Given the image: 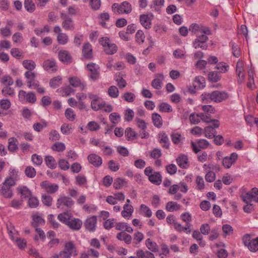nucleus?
Wrapping results in <instances>:
<instances>
[{"label":"nucleus","instance_id":"f257e3e1","mask_svg":"<svg viewBox=\"0 0 258 258\" xmlns=\"http://www.w3.org/2000/svg\"><path fill=\"white\" fill-rule=\"evenodd\" d=\"M242 241L244 245L251 252H255L258 251V237L251 239L250 234H245L242 236Z\"/></svg>","mask_w":258,"mask_h":258},{"label":"nucleus","instance_id":"f03ea898","mask_svg":"<svg viewBox=\"0 0 258 258\" xmlns=\"http://www.w3.org/2000/svg\"><path fill=\"white\" fill-rule=\"evenodd\" d=\"M99 43L102 45L105 52L109 55L115 53L118 49L117 45L111 42L108 37H102L99 40Z\"/></svg>","mask_w":258,"mask_h":258},{"label":"nucleus","instance_id":"7ed1b4c3","mask_svg":"<svg viewBox=\"0 0 258 258\" xmlns=\"http://www.w3.org/2000/svg\"><path fill=\"white\" fill-rule=\"evenodd\" d=\"M111 8L113 12L117 14H130L132 11V5L126 1L120 4L114 3L112 5Z\"/></svg>","mask_w":258,"mask_h":258},{"label":"nucleus","instance_id":"20e7f679","mask_svg":"<svg viewBox=\"0 0 258 258\" xmlns=\"http://www.w3.org/2000/svg\"><path fill=\"white\" fill-rule=\"evenodd\" d=\"M15 185V182L12 180H5L0 185V195L6 198H11L13 195L11 187Z\"/></svg>","mask_w":258,"mask_h":258},{"label":"nucleus","instance_id":"39448f33","mask_svg":"<svg viewBox=\"0 0 258 258\" xmlns=\"http://www.w3.org/2000/svg\"><path fill=\"white\" fill-rule=\"evenodd\" d=\"M74 201L71 198L62 196H60L56 201V207L62 210H67L71 209L74 205Z\"/></svg>","mask_w":258,"mask_h":258},{"label":"nucleus","instance_id":"423d86ee","mask_svg":"<svg viewBox=\"0 0 258 258\" xmlns=\"http://www.w3.org/2000/svg\"><path fill=\"white\" fill-rule=\"evenodd\" d=\"M19 99L22 103H34L36 101V97L34 93L29 92L27 93L24 90H20L19 92Z\"/></svg>","mask_w":258,"mask_h":258},{"label":"nucleus","instance_id":"0eeeda50","mask_svg":"<svg viewBox=\"0 0 258 258\" xmlns=\"http://www.w3.org/2000/svg\"><path fill=\"white\" fill-rule=\"evenodd\" d=\"M241 198L243 202L246 204L250 203L252 201L258 203V188L256 187L252 188L245 195H242Z\"/></svg>","mask_w":258,"mask_h":258},{"label":"nucleus","instance_id":"6e6552de","mask_svg":"<svg viewBox=\"0 0 258 258\" xmlns=\"http://www.w3.org/2000/svg\"><path fill=\"white\" fill-rule=\"evenodd\" d=\"M89 98L91 100V107L94 111H98L102 109L104 101L97 95L91 93L88 94Z\"/></svg>","mask_w":258,"mask_h":258},{"label":"nucleus","instance_id":"1a4fd4ad","mask_svg":"<svg viewBox=\"0 0 258 258\" xmlns=\"http://www.w3.org/2000/svg\"><path fill=\"white\" fill-rule=\"evenodd\" d=\"M60 18L62 20V27L64 30L68 31L74 29L75 25L72 18L64 13H61Z\"/></svg>","mask_w":258,"mask_h":258},{"label":"nucleus","instance_id":"9d476101","mask_svg":"<svg viewBox=\"0 0 258 258\" xmlns=\"http://www.w3.org/2000/svg\"><path fill=\"white\" fill-rule=\"evenodd\" d=\"M40 186L46 192L50 194L55 193L59 188V186L57 184L51 183L48 181L42 182L40 184Z\"/></svg>","mask_w":258,"mask_h":258},{"label":"nucleus","instance_id":"9b49d317","mask_svg":"<svg viewBox=\"0 0 258 258\" xmlns=\"http://www.w3.org/2000/svg\"><path fill=\"white\" fill-rule=\"evenodd\" d=\"M220 123L218 120H213L212 126H208L205 128V135L207 138L212 139L216 134L215 128L219 126Z\"/></svg>","mask_w":258,"mask_h":258},{"label":"nucleus","instance_id":"f8f14e48","mask_svg":"<svg viewBox=\"0 0 258 258\" xmlns=\"http://www.w3.org/2000/svg\"><path fill=\"white\" fill-rule=\"evenodd\" d=\"M32 226L37 228L38 226H41L44 225L45 220L42 217V215L39 213H35L31 215Z\"/></svg>","mask_w":258,"mask_h":258},{"label":"nucleus","instance_id":"ddd939ff","mask_svg":"<svg viewBox=\"0 0 258 258\" xmlns=\"http://www.w3.org/2000/svg\"><path fill=\"white\" fill-rule=\"evenodd\" d=\"M238 158V155L236 153H232L230 156L225 157L223 159V165L227 169L230 168L236 162Z\"/></svg>","mask_w":258,"mask_h":258},{"label":"nucleus","instance_id":"4468645a","mask_svg":"<svg viewBox=\"0 0 258 258\" xmlns=\"http://www.w3.org/2000/svg\"><path fill=\"white\" fill-rule=\"evenodd\" d=\"M153 17L152 14L141 15L140 18L141 24L146 29H150L151 27V21Z\"/></svg>","mask_w":258,"mask_h":258},{"label":"nucleus","instance_id":"2eb2a0df","mask_svg":"<svg viewBox=\"0 0 258 258\" xmlns=\"http://www.w3.org/2000/svg\"><path fill=\"white\" fill-rule=\"evenodd\" d=\"M97 224V217L93 216L88 217L85 221V227L88 231L93 232L95 230Z\"/></svg>","mask_w":258,"mask_h":258},{"label":"nucleus","instance_id":"dca6fc26","mask_svg":"<svg viewBox=\"0 0 258 258\" xmlns=\"http://www.w3.org/2000/svg\"><path fill=\"white\" fill-rule=\"evenodd\" d=\"M70 85L75 88L79 87L80 90H83L86 86V84L77 77H72L69 78Z\"/></svg>","mask_w":258,"mask_h":258},{"label":"nucleus","instance_id":"f3484780","mask_svg":"<svg viewBox=\"0 0 258 258\" xmlns=\"http://www.w3.org/2000/svg\"><path fill=\"white\" fill-rule=\"evenodd\" d=\"M58 58L63 63H71L73 62V57L67 50H60L58 52Z\"/></svg>","mask_w":258,"mask_h":258},{"label":"nucleus","instance_id":"a211bd4d","mask_svg":"<svg viewBox=\"0 0 258 258\" xmlns=\"http://www.w3.org/2000/svg\"><path fill=\"white\" fill-rule=\"evenodd\" d=\"M213 101L215 102H221L228 98V94L225 92L215 91L212 92Z\"/></svg>","mask_w":258,"mask_h":258},{"label":"nucleus","instance_id":"6ab92c4d","mask_svg":"<svg viewBox=\"0 0 258 258\" xmlns=\"http://www.w3.org/2000/svg\"><path fill=\"white\" fill-rule=\"evenodd\" d=\"M158 139L159 142L161 144L163 148L168 149L169 147V140L166 134L162 132L158 134Z\"/></svg>","mask_w":258,"mask_h":258},{"label":"nucleus","instance_id":"aec40b11","mask_svg":"<svg viewBox=\"0 0 258 258\" xmlns=\"http://www.w3.org/2000/svg\"><path fill=\"white\" fill-rule=\"evenodd\" d=\"M82 224V221L80 219L72 218L67 226L72 230H79L81 228Z\"/></svg>","mask_w":258,"mask_h":258},{"label":"nucleus","instance_id":"412c9836","mask_svg":"<svg viewBox=\"0 0 258 258\" xmlns=\"http://www.w3.org/2000/svg\"><path fill=\"white\" fill-rule=\"evenodd\" d=\"M28 87L29 88L36 90L38 93L40 94H43L45 93L44 88L40 86L39 83L37 80H30L27 81Z\"/></svg>","mask_w":258,"mask_h":258},{"label":"nucleus","instance_id":"4be33fe9","mask_svg":"<svg viewBox=\"0 0 258 258\" xmlns=\"http://www.w3.org/2000/svg\"><path fill=\"white\" fill-rule=\"evenodd\" d=\"M88 160L90 163L97 167L100 166L102 163V160L101 157L95 154L89 155L88 156Z\"/></svg>","mask_w":258,"mask_h":258},{"label":"nucleus","instance_id":"5701e85b","mask_svg":"<svg viewBox=\"0 0 258 258\" xmlns=\"http://www.w3.org/2000/svg\"><path fill=\"white\" fill-rule=\"evenodd\" d=\"M134 211V208L131 205L124 204L121 213V216L125 219H129L132 217Z\"/></svg>","mask_w":258,"mask_h":258},{"label":"nucleus","instance_id":"b1692460","mask_svg":"<svg viewBox=\"0 0 258 258\" xmlns=\"http://www.w3.org/2000/svg\"><path fill=\"white\" fill-rule=\"evenodd\" d=\"M176 162L182 168H187L189 166L188 157L185 155H180L176 159Z\"/></svg>","mask_w":258,"mask_h":258},{"label":"nucleus","instance_id":"393cba45","mask_svg":"<svg viewBox=\"0 0 258 258\" xmlns=\"http://www.w3.org/2000/svg\"><path fill=\"white\" fill-rule=\"evenodd\" d=\"M86 69L90 72V77L96 80L99 76V67L98 66H86Z\"/></svg>","mask_w":258,"mask_h":258},{"label":"nucleus","instance_id":"a878e982","mask_svg":"<svg viewBox=\"0 0 258 258\" xmlns=\"http://www.w3.org/2000/svg\"><path fill=\"white\" fill-rule=\"evenodd\" d=\"M164 76L162 74L156 75L155 78L152 81L151 86L155 89L159 90L162 87Z\"/></svg>","mask_w":258,"mask_h":258},{"label":"nucleus","instance_id":"bb28decb","mask_svg":"<svg viewBox=\"0 0 258 258\" xmlns=\"http://www.w3.org/2000/svg\"><path fill=\"white\" fill-rule=\"evenodd\" d=\"M83 56L86 59H91L92 57V49L91 45L87 42L85 43L82 49Z\"/></svg>","mask_w":258,"mask_h":258},{"label":"nucleus","instance_id":"cd10ccee","mask_svg":"<svg viewBox=\"0 0 258 258\" xmlns=\"http://www.w3.org/2000/svg\"><path fill=\"white\" fill-rule=\"evenodd\" d=\"M64 250L68 253H70L71 255H76L78 252L76 247L74 243L72 241H69L65 243Z\"/></svg>","mask_w":258,"mask_h":258},{"label":"nucleus","instance_id":"c85d7f7f","mask_svg":"<svg viewBox=\"0 0 258 258\" xmlns=\"http://www.w3.org/2000/svg\"><path fill=\"white\" fill-rule=\"evenodd\" d=\"M18 194L22 198H29L32 196L31 190L25 186H20L17 188Z\"/></svg>","mask_w":258,"mask_h":258},{"label":"nucleus","instance_id":"c756f323","mask_svg":"<svg viewBox=\"0 0 258 258\" xmlns=\"http://www.w3.org/2000/svg\"><path fill=\"white\" fill-rule=\"evenodd\" d=\"M182 206L181 205L175 202L170 201L166 204L165 209L168 212H173L180 210Z\"/></svg>","mask_w":258,"mask_h":258},{"label":"nucleus","instance_id":"7c9ffc66","mask_svg":"<svg viewBox=\"0 0 258 258\" xmlns=\"http://www.w3.org/2000/svg\"><path fill=\"white\" fill-rule=\"evenodd\" d=\"M136 254L138 258H155L154 254L149 250L140 249L136 251Z\"/></svg>","mask_w":258,"mask_h":258},{"label":"nucleus","instance_id":"2f4dec72","mask_svg":"<svg viewBox=\"0 0 258 258\" xmlns=\"http://www.w3.org/2000/svg\"><path fill=\"white\" fill-rule=\"evenodd\" d=\"M116 238L119 240L123 241L127 244H131L133 239L131 235L127 234L124 231L118 233L116 235Z\"/></svg>","mask_w":258,"mask_h":258},{"label":"nucleus","instance_id":"473e14b6","mask_svg":"<svg viewBox=\"0 0 258 258\" xmlns=\"http://www.w3.org/2000/svg\"><path fill=\"white\" fill-rule=\"evenodd\" d=\"M148 179L151 182L155 185H160L162 182V176L159 172H154Z\"/></svg>","mask_w":258,"mask_h":258},{"label":"nucleus","instance_id":"72a5a7b5","mask_svg":"<svg viewBox=\"0 0 258 258\" xmlns=\"http://www.w3.org/2000/svg\"><path fill=\"white\" fill-rule=\"evenodd\" d=\"M146 246L151 252H156L159 251L158 246L157 243L153 241L150 238H148L145 242Z\"/></svg>","mask_w":258,"mask_h":258},{"label":"nucleus","instance_id":"f704fd0d","mask_svg":"<svg viewBox=\"0 0 258 258\" xmlns=\"http://www.w3.org/2000/svg\"><path fill=\"white\" fill-rule=\"evenodd\" d=\"M72 218V214L69 213L68 212H63L60 213L57 216V218L59 221L66 225H68V223H69Z\"/></svg>","mask_w":258,"mask_h":258},{"label":"nucleus","instance_id":"c9c22d12","mask_svg":"<svg viewBox=\"0 0 258 258\" xmlns=\"http://www.w3.org/2000/svg\"><path fill=\"white\" fill-rule=\"evenodd\" d=\"M152 119L154 125L158 127H161L163 124L162 119L161 116L157 113H153L152 115Z\"/></svg>","mask_w":258,"mask_h":258},{"label":"nucleus","instance_id":"e433bc0d","mask_svg":"<svg viewBox=\"0 0 258 258\" xmlns=\"http://www.w3.org/2000/svg\"><path fill=\"white\" fill-rule=\"evenodd\" d=\"M66 147L65 144L60 142H55L51 146V149L52 151L57 152H62L66 150Z\"/></svg>","mask_w":258,"mask_h":258},{"label":"nucleus","instance_id":"4c0bfd02","mask_svg":"<svg viewBox=\"0 0 258 258\" xmlns=\"http://www.w3.org/2000/svg\"><path fill=\"white\" fill-rule=\"evenodd\" d=\"M45 162L47 166L51 169H54L56 167V161L52 156H45Z\"/></svg>","mask_w":258,"mask_h":258},{"label":"nucleus","instance_id":"58836bf2","mask_svg":"<svg viewBox=\"0 0 258 258\" xmlns=\"http://www.w3.org/2000/svg\"><path fill=\"white\" fill-rule=\"evenodd\" d=\"M205 79L204 77L198 76L196 77L194 81V87L197 89H202L205 87Z\"/></svg>","mask_w":258,"mask_h":258},{"label":"nucleus","instance_id":"ea45409f","mask_svg":"<svg viewBox=\"0 0 258 258\" xmlns=\"http://www.w3.org/2000/svg\"><path fill=\"white\" fill-rule=\"evenodd\" d=\"M62 96H68L74 92V90L70 86H66L60 88L57 90Z\"/></svg>","mask_w":258,"mask_h":258},{"label":"nucleus","instance_id":"a19ab883","mask_svg":"<svg viewBox=\"0 0 258 258\" xmlns=\"http://www.w3.org/2000/svg\"><path fill=\"white\" fill-rule=\"evenodd\" d=\"M107 93L108 95L112 98H117L119 94L118 89L113 85L108 88Z\"/></svg>","mask_w":258,"mask_h":258},{"label":"nucleus","instance_id":"79ce46f5","mask_svg":"<svg viewBox=\"0 0 258 258\" xmlns=\"http://www.w3.org/2000/svg\"><path fill=\"white\" fill-rule=\"evenodd\" d=\"M140 210L142 214L146 217L150 218L152 216V212L151 209L145 204L140 206Z\"/></svg>","mask_w":258,"mask_h":258},{"label":"nucleus","instance_id":"37998d69","mask_svg":"<svg viewBox=\"0 0 258 258\" xmlns=\"http://www.w3.org/2000/svg\"><path fill=\"white\" fill-rule=\"evenodd\" d=\"M24 5L25 9L29 13H32L35 10V5L32 0H25Z\"/></svg>","mask_w":258,"mask_h":258},{"label":"nucleus","instance_id":"c03bdc74","mask_svg":"<svg viewBox=\"0 0 258 258\" xmlns=\"http://www.w3.org/2000/svg\"><path fill=\"white\" fill-rule=\"evenodd\" d=\"M114 79L116 81L117 85L119 88L122 89L126 87L127 84L126 82L123 78L122 76L120 74L117 76L116 75Z\"/></svg>","mask_w":258,"mask_h":258},{"label":"nucleus","instance_id":"a18cd8bd","mask_svg":"<svg viewBox=\"0 0 258 258\" xmlns=\"http://www.w3.org/2000/svg\"><path fill=\"white\" fill-rule=\"evenodd\" d=\"M144 234L140 231H137L133 235V243L135 245H138L144 239Z\"/></svg>","mask_w":258,"mask_h":258},{"label":"nucleus","instance_id":"49530a36","mask_svg":"<svg viewBox=\"0 0 258 258\" xmlns=\"http://www.w3.org/2000/svg\"><path fill=\"white\" fill-rule=\"evenodd\" d=\"M17 142V140L15 138H11L9 139L8 149L10 151L14 152L18 149Z\"/></svg>","mask_w":258,"mask_h":258},{"label":"nucleus","instance_id":"de8ad7c7","mask_svg":"<svg viewBox=\"0 0 258 258\" xmlns=\"http://www.w3.org/2000/svg\"><path fill=\"white\" fill-rule=\"evenodd\" d=\"M159 110L161 112H170L172 111L171 106L167 103L162 102L158 105Z\"/></svg>","mask_w":258,"mask_h":258},{"label":"nucleus","instance_id":"09e8293b","mask_svg":"<svg viewBox=\"0 0 258 258\" xmlns=\"http://www.w3.org/2000/svg\"><path fill=\"white\" fill-rule=\"evenodd\" d=\"M61 84V78L59 76L53 78L50 80L49 85L53 88L59 87Z\"/></svg>","mask_w":258,"mask_h":258},{"label":"nucleus","instance_id":"8fccbe9b","mask_svg":"<svg viewBox=\"0 0 258 258\" xmlns=\"http://www.w3.org/2000/svg\"><path fill=\"white\" fill-rule=\"evenodd\" d=\"M201 100L203 103H209L213 101L212 93L205 92L200 96Z\"/></svg>","mask_w":258,"mask_h":258},{"label":"nucleus","instance_id":"3c124183","mask_svg":"<svg viewBox=\"0 0 258 258\" xmlns=\"http://www.w3.org/2000/svg\"><path fill=\"white\" fill-rule=\"evenodd\" d=\"M68 36L64 33L58 34L57 36V41L59 44L64 45L68 43Z\"/></svg>","mask_w":258,"mask_h":258},{"label":"nucleus","instance_id":"603ef678","mask_svg":"<svg viewBox=\"0 0 258 258\" xmlns=\"http://www.w3.org/2000/svg\"><path fill=\"white\" fill-rule=\"evenodd\" d=\"M126 183V181L124 179L121 178H117L115 179L113 182V187L115 189H120Z\"/></svg>","mask_w":258,"mask_h":258},{"label":"nucleus","instance_id":"864d4df0","mask_svg":"<svg viewBox=\"0 0 258 258\" xmlns=\"http://www.w3.org/2000/svg\"><path fill=\"white\" fill-rule=\"evenodd\" d=\"M109 118L114 124H117L121 120L120 115L117 112L111 113L109 116Z\"/></svg>","mask_w":258,"mask_h":258},{"label":"nucleus","instance_id":"5fc2aeb1","mask_svg":"<svg viewBox=\"0 0 258 258\" xmlns=\"http://www.w3.org/2000/svg\"><path fill=\"white\" fill-rule=\"evenodd\" d=\"M134 112L132 109L130 108L126 109L124 111V120L127 122L131 121L134 118Z\"/></svg>","mask_w":258,"mask_h":258},{"label":"nucleus","instance_id":"6e6d98bb","mask_svg":"<svg viewBox=\"0 0 258 258\" xmlns=\"http://www.w3.org/2000/svg\"><path fill=\"white\" fill-rule=\"evenodd\" d=\"M125 136L127 140H132L136 138L137 134L132 128L128 127L125 131Z\"/></svg>","mask_w":258,"mask_h":258},{"label":"nucleus","instance_id":"4d7b16f0","mask_svg":"<svg viewBox=\"0 0 258 258\" xmlns=\"http://www.w3.org/2000/svg\"><path fill=\"white\" fill-rule=\"evenodd\" d=\"M11 54L13 57L17 59L22 58L24 56L23 52L17 48H12L11 50Z\"/></svg>","mask_w":258,"mask_h":258},{"label":"nucleus","instance_id":"13d9d810","mask_svg":"<svg viewBox=\"0 0 258 258\" xmlns=\"http://www.w3.org/2000/svg\"><path fill=\"white\" fill-rule=\"evenodd\" d=\"M101 5V0H89V6L93 11L98 10Z\"/></svg>","mask_w":258,"mask_h":258},{"label":"nucleus","instance_id":"bf43d9fd","mask_svg":"<svg viewBox=\"0 0 258 258\" xmlns=\"http://www.w3.org/2000/svg\"><path fill=\"white\" fill-rule=\"evenodd\" d=\"M64 114L67 118L70 121H74L76 118V115L74 111L70 108L66 110Z\"/></svg>","mask_w":258,"mask_h":258},{"label":"nucleus","instance_id":"052dcab7","mask_svg":"<svg viewBox=\"0 0 258 258\" xmlns=\"http://www.w3.org/2000/svg\"><path fill=\"white\" fill-rule=\"evenodd\" d=\"M87 127L92 132L97 131L100 128V125L95 121H89L87 125Z\"/></svg>","mask_w":258,"mask_h":258},{"label":"nucleus","instance_id":"680f3d73","mask_svg":"<svg viewBox=\"0 0 258 258\" xmlns=\"http://www.w3.org/2000/svg\"><path fill=\"white\" fill-rule=\"evenodd\" d=\"M102 146L100 149L103 152L104 155L110 156L112 154L113 150L109 146L106 145L105 142H104Z\"/></svg>","mask_w":258,"mask_h":258},{"label":"nucleus","instance_id":"e2e57ef3","mask_svg":"<svg viewBox=\"0 0 258 258\" xmlns=\"http://www.w3.org/2000/svg\"><path fill=\"white\" fill-rule=\"evenodd\" d=\"M31 160L33 164L36 166H40L43 162L42 157L36 154L32 155Z\"/></svg>","mask_w":258,"mask_h":258},{"label":"nucleus","instance_id":"0e129e2a","mask_svg":"<svg viewBox=\"0 0 258 258\" xmlns=\"http://www.w3.org/2000/svg\"><path fill=\"white\" fill-rule=\"evenodd\" d=\"M87 180L84 175L82 174H79L77 175L76 177V181L75 183L76 184L81 186L85 185L87 183Z\"/></svg>","mask_w":258,"mask_h":258},{"label":"nucleus","instance_id":"69168bd1","mask_svg":"<svg viewBox=\"0 0 258 258\" xmlns=\"http://www.w3.org/2000/svg\"><path fill=\"white\" fill-rule=\"evenodd\" d=\"M58 165L59 167L62 170L66 171L70 168L69 163L67 160L61 159L58 160Z\"/></svg>","mask_w":258,"mask_h":258},{"label":"nucleus","instance_id":"338daca9","mask_svg":"<svg viewBox=\"0 0 258 258\" xmlns=\"http://www.w3.org/2000/svg\"><path fill=\"white\" fill-rule=\"evenodd\" d=\"M39 201L36 197H32L29 198L28 201V206L31 208H35L39 205Z\"/></svg>","mask_w":258,"mask_h":258},{"label":"nucleus","instance_id":"774afa93","mask_svg":"<svg viewBox=\"0 0 258 258\" xmlns=\"http://www.w3.org/2000/svg\"><path fill=\"white\" fill-rule=\"evenodd\" d=\"M122 97L128 102H133L135 99L136 96L133 93L127 92L123 94Z\"/></svg>","mask_w":258,"mask_h":258}]
</instances>
